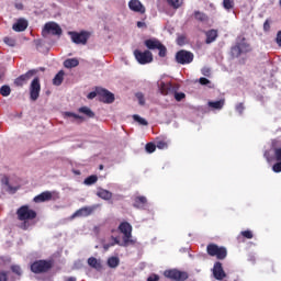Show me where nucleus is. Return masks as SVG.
Masks as SVG:
<instances>
[{
    "instance_id": "nucleus-21",
    "label": "nucleus",
    "mask_w": 281,
    "mask_h": 281,
    "mask_svg": "<svg viewBox=\"0 0 281 281\" xmlns=\"http://www.w3.org/2000/svg\"><path fill=\"white\" fill-rule=\"evenodd\" d=\"M206 40L205 43L206 45H210V43H214L216 38H218V31L212 29L205 33Z\"/></svg>"
},
{
    "instance_id": "nucleus-30",
    "label": "nucleus",
    "mask_w": 281,
    "mask_h": 281,
    "mask_svg": "<svg viewBox=\"0 0 281 281\" xmlns=\"http://www.w3.org/2000/svg\"><path fill=\"white\" fill-rule=\"evenodd\" d=\"M156 148H159V150H166V148H168L167 139L166 138H157Z\"/></svg>"
},
{
    "instance_id": "nucleus-11",
    "label": "nucleus",
    "mask_w": 281,
    "mask_h": 281,
    "mask_svg": "<svg viewBox=\"0 0 281 281\" xmlns=\"http://www.w3.org/2000/svg\"><path fill=\"white\" fill-rule=\"evenodd\" d=\"M38 72V69H31L26 71L25 74L19 76L18 78L14 79V85L15 87H23L24 85H27L34 76Z\"/></svg>"
},
{
    "instance_id": "nucleus-4",
    "label": "nucleus",
    "mask_w": 281,
    "mask_h": 281,
    "mask_svg": "<svg viewBox=\"0 0 281 281\" xmlns=\"http://www.w3.org/2000/svg\"><path fill=\"white\" fill-rule=\"evenodd\" d=\"M144 45L147 47V49H158V56L160 58H166V56H168V48H166V46L157 38L146 40Z\"/></svg>"
},
{
    "instance_id": "nucleus-45",
    "label": "nucleus",
    "mask_w": 281,
    "mask_h": 281,
    "mask_svg": "<svg viewBox=\"0 0 281 281\" xmlns=\"http://www.w3.org/2000/svg\"><path fill=\"white\" fill-rule=\"evenodd\" d=\"M201 74H202V76L210 78V76L212 75V70L209 67H204V68H202Z\"/></svg>"
},
{
    "instance_id": "nucleus-23",
    "label": "nucleus",
    "mask_w": 281,
    "mask_h": 281,
    "mask_svg": "<svg viewBox=\"0 0 281 281\" xmlns=\"http://www.w3.org/2000/svg\"><path fill=\"white\" fill-rule=\"evenodd\" d=\"M207 106H210V109L221 111V109H223V106H225V99H221L218 101H209Z\"/></svg>"
},
{
    "instance_id": "nucleus-27",
    "label": "nucleus",
    "mask_w": 281,
    "mask_h": 281,
    "mask_svg": "<svg viewBox=\"0 0 281 281\" xmlns=\"http://www.w3.org/2000/svg\"><path fill=\"white\" fill-rule=\"evenodd\" d=\"M88 265L89 267H92V269H97V271H100L102 269V263L95 258V257H90L88 259Z\"/></svg>"
},
{
    "instance_id": "nucleus-22",
    "label": "nucleus",
    "mask_w": 281,
    "mask_h": 281,
    "mask_svg": "<svg viewBox=\"0 0 281 281\" xmlns=\"http://www.w3.org/2000/svg\"><path fill=\"white\" fill-rule=\"evenodd\" d=\"M97 196H99V199H103V201H111V199H113V193L106 189H99Z\"/></svg>"
},
{
    "instance_id": "nucleus-35",
    "label": "nucleus",
    "mask_w": 281,
    "mask_h": 281,
    "mask_svg": "<svg viewBox=\"0 0 281 281\" xmlns=\"http://www.w3.org/2000/svg\"><path fill=\"white\" fill-rule=\"evenodd\" d=\"M83 183L86 186H93V183H98V176L92 175L85 179Z\"/></svg>"
},
{
    "instance_id": "nucleus-31",
    "label": "nucleus",
    "mask_w": 281,
    "mask_h": 281,
    "mask_svg": "<svg viewBox=\"0 0 281 281\" xmlns=\"http://www.w3.org/2000/svg\"><path fill=\"white\" fill-rule=\"evenodd\" d=\"M108 266L110 267V269H115V268L120 267V258L110 257L108 259Z\"/></svg>"
},
{
    "instance_id": "nucleus-58",
    "label": "nucleus",
    "mask_w": 281,
    "mask_h": 281,
    "mask_svg": "<svg viewBox=\"0 0 281 281\" xmlns=\"http://www.w3.org/2000/svg\"><path fill=\"white\" fill-rule=\"evenodd\" d=\"M225 281H240V278H238V277L227 278L226 277Z\"/></svg>"
},
{
    "instance_id": "nucleus-60",
    "label": "nucleus",
    "mask_w": 281,
    "mask_h": 281,
    "mask_svg": "<svg viewBox=\"0 0 281 281\" xmlns=\"http://www.w3.org/2000/svg\"><path fill=\"white\" fill-rule=\"evenodd\" d=\"M37 71H45V68H44V67H40V68L37 69Z\"/></svg>"
},
{
    "instance_id": "nucleus-55",
    "label": "nucleus",
    "mask_w": 281,
    "mask_h": 281,
    "mask_svg": "<svg viewBox=\"0 0 281 281\" xmlns=\"http://www.w3.org/2000/svg\"><path fill=\"white\" fill-rule=\"evenodd\" d=\"M2 183H3L4 186H7V187H10V178H8V176H4V177L2 178Z\"/></svg>"
},
{
    "instance_id": "nucleus-17",
    "label": "nucleus",
    "mask_w": 281,
    "mask_h": 281,
    "mask_svg": "<svg viewBox=\"0 0 281 281\" xmlns=\"http://www.w3.org/2000/svg\"><path fill=\"white\" fill-rule=\"evenodd\" d=\"M177 87H175L172 83H166L164 81L159 85V91L161 95H172V93H176Z\"/></svg>"
},
{
    "instance_id": "nucleus-52",
    "label": "nucleus",
    "mask_w": 281,
    "mask_h": 281,
    "mask_svg": "<svg viewBox=\"0 0 281 281\" xmlns=\"http://www.w3.org/2000/svg\"><path fill=\"white\" fill-rule=\"evenodd\" d=\"M199 82H200V85H202V86L210 85V79H207V78H205V77H201V78L199 79Z\"/></svg>"
},
{
    "instance_id": "nucleus-51",
    "label": "nucleus",
    "mask_w": 281,
    "mask_h": 281,
    "mask_svg": "<svg viewBox=\"0 0 281 281\" xmlns=\"http://www.w3.org/2000/svg\"><path fill=\"white\" fill-rule=\"evenodd\" d=\"M274 157L277 161H281V147L274 150Z\"/></svg>"
},
{
    "instance_id": "nucleus-53",
    "label": "nucleus",
    "mask_w": 281,
    "mask_h": 281,
    "mask_svg": "<svg viewBox=\"0 0 281 281\" xmlns=\"http://www.w3.org/2000/svg\"><path fill=\"white\" fill-rule=\"evenodd\" d=\"M276 43L278 47H281V31H278L277 33Z\"/></svg>"
},
{
    "instance_id": "nucleus-28",
    "label": "nucleus",
    "mask_w": 281,
    "mask_h": 281,
    "mask_svg": "<svg viewBox=\"0 0 281 281\" xmlns=\"http://www.w3.org/2000/svg\"><path fill=\"white\" fill-rule=\"evenodd\" d=\"M194 18L196 19V21H200V23H207V21H210V18L207 16V14L201 11H195Z\"/></svg>"
},
{
    "instance_id": "nucleus-44",
    "label": "nucleus",
    "mask_w": 281,
    "mask_h": 281,
    "mask_svg": "<svg viewBox=\"0 0 281 281\" xmlns=\"http://www.w3.org/2000/svg\"><path fill=\"white\" fill-rule=\"evenodd\" d=\"M271 31V19H267L263 23V32H270Z\"/></svg>"
},
{
    "instance_id": "nucleus-46",
    "label": "nucleus",
    "mask_w": 281,
    "mask_h": 281,
    "mask_svg": "<svg viewBox=\"0 0 281 281\" xmlns=\"http://www.w3.org/2000/svg\"><path fill=\"white\" fill-rule=\"evenodd\" d=\"M0 281H8V271L5 270L0 271Z\"/></svg>"
},
{
    "instance_id": "nucleus-10",
    "label": "nucleus",
    "mask_w": 281,
    "mask_h": 281,
    "mask_svg": "<svg viewBox=\"0 0 281 281\" xmlns=\"http://www.w3.org/2000/svg\"><path fill=\"white\" fill-rule=\"evenodd\" d=\"M52 269V262L46 260H37L31 265L32 273H47Z\"/></svg>"
},
{
    "instance_id": "nucleus-43",
    "label": "nucleus",
    "mask_w": 281,
    "mask_h": 281,
    "mask_svg": "<svg viewBox=\"0 0 281 281\" xmlns=\"http://www.w3.org/2000/svg\"><path fill=\"white\" fill-rule=\"evenodd\" d=\"M11 271L15 273V276H22L23 270H21V266H11Z\"/></svg>"
},
{
    "instance_id": "nucleus-37",
    "label": "nucleus",
    "mask_w": 281,
    "mask_h": 281,
    "mask_svg": "<svg viewBox=\"0 0 281 281\" xmlns=\"http://www.w3.org/2000/svg\"><path fill=\"white\" fill-rule=\"evenodd\" d=\"M177 91H178V88H176V92H173L172 95H175V100H177V102H181V100L186 98V93L177 92Z\"/></svg>"
},
{
    "instance_id": "nucleus-13",
    "label": "nucleus",
    "mask_w": 281,
    "mask_h": 281,
    "mask_svg": "<svg viewBox=\"0 0 281 281\" xmlns=\"http://www.w3.org/2000/svg\"><path fill=\"white\" fill-rule=\"evenodd\" d=\"M98 98L104 104H113L115 102V94L104 88H98Z\"/></svg>"
},
{
    "instance_id": "nucleus-54",
    "label": "nucleus",
    "mask_w": 281,
    "mask_h": 281,
    "mask_svg": "<svg viewBox=\"0 0 281 281\" xmlns=\"http://www.w3.org/2000/svg\"><path fill=\"white\" fill-rule=\"evenodd\" d=\"M147 281H159V276L157 274H151L147 278Z\"/></svg>"
},
{
    "instance_id": "nucleus-18",
    "label": "nucleus",
    "mask_w": 281,
    "mask_h": 281,
    "mask_svg": "<svg viewBox=\"0 0 281 281\" xmlns=\"http://www.w3.org/2000/svg\"><path fill=\"white\" fill-rule=\"evenodd\" d=\"M93 210H94L93 206H83V207L77 210L72 214L71 218H78L81 216H83V217L91 216L93 214Z\"/></svg>"
},
{
    "instance_id": "nucleus-39",
    "label": "nucleus",
    "mask_w": 281,
    "mask_h": 281,
    "mask_svg": "<svg viewBox=\"0 0 281 281\" xmlns=\"http://www.w3.org/2000/svg\"><path fill=\"white\" fill-rule=\"evenodd\" d=\"M223 5L225 10H233L234 0H223Z\"/></svg>"
},
{
    "instance_id": "nucleus-36",
    "label": "nucleus",
    "mask_w": 281,
    "mask_h": 281,
    "mask_svg": "<svg viewBox=\"0 0 281 281\" xmlns=\"http://www.w3.org/2000/svg\"><path fill=\"white\" fill-rule=\"evenodd\" d=\"M135 97L137 98L138 104H140V106H144V104H146V99L144 98L143 92H136Z\"/></svg>"
},
{
    "instance_id": "nucleus-1",
    "label": "nucleus",
    "mask_w": 281,
    "mask_h": 281,
    "mask_svg": "<svg viewBox=\"0 0 281 281\" xmlns=\"http://www.w3.org/2000/svg\"><path fill=\"white\" fill-rule=\"evenodd\" d=\"M16 216L20 221H23L20 228L25 231L30 229V221H34L37 214L36 211L30 209L29 205H22L20 209H18Z\"/></svg>"
},
{
    "instance_id": "nucleus-5",
    "label": "nucleus",
    "mask_w": 281,
    "mask_h": 281,
    "mask_svg": "<svg viewBox=\"0 0 281 281\" xmlns=\"http://www.w3.org/2000/svg\"><path fill=\"white\" fill-rule=\"evenodd\" d=\"M68 34L75 45H87V42L91 36V33L87 31H81L79 33L76 31H70Z\"/></svg>"
},
{
    "instance_id": "nucleus-6",
    "label": "nucleus",
    "mask_w": 281,
    "mask_h": 281,
    "mask_svg": "<svg viewBox=\"0 0 281 281\" xmlns=\"http://www.w3.org/2000/svg\"><path fill=\"white\" fill-rule=\"evenodd\" d=\"M165 278L173 281H186L190 278L187 271H181L179 269H169L164 272Z\"/></svg>"
},
{
    "instance_id": "nucleus-49",
    "label": "nucleus",
    "mask_w": 281,
    "mask_h": 281,
    "mask_svg": "<svg viewBox=\"0 0 281 281\" xmlns=\"http://www.w3.org/2000/svg\"><path fill=\"white\" fill-rule=\"evenodd\" d=\"M87 98L88 100H93V98H98V88L95 91L88 93Z\"/></svg>"
},
{
    "instance_id": "nucleus-40",
    "label": "nucleus",
    "mask_w": 281,
    "mask_h": 281,
    "mask_svg": "<svg viewBox=\"0 0 281 281\" xmlns=\"http://www.w3.org/2000/svg\"><path fill=\"white\" fill-rule=\"evenodd\" d=\"M4 43L5 45H8L9 47H14L16 45V40L12 38V37H4Z\"/></svg>"
},
{
    "instance_id": "nucleus-48",
    "label": "nucleus",
    "mask_w": 281,
    "mask_h": 281,
    "mask_svg": "<svg viewBox=\"0 0 281 281\" xmlns=\"http://www.w3.org/2000/svg\"><path fill=\"white\" fill-rule=\"evenodd\" d=\"M272 170H273V172H281V161L274 164L272 166Z\"/></svg>"
},
{
    "instance_id": "nucleus-57",
    "label": "nucleus",
    "mask_w": 281,
    "mask_h": 281,
    "mask_svg": "<svg viewBox=\"0 0 281 281\" xmlns=\"http://www.w3.org/2000/svg\"><path fill=\"white\" fill-rule=\"evenodd\" d=\"M112 240H113V241H112V245H114V246H115V245H122V244H120V239H117V237H113V236H112Z\"/></svg>"
},
{
    "instance_id": "nucleus-3",
    "label": "nucleus",
    "mask_w": 281,
    "mask_h": 281,
    "mask_svg": "<svg viewBox=\"0 0 281 281\" xmlns=\"http://www.w3.org/2000/svg\"><path fill=\"white\" fill-rule=\"evenodd\" d=\"M206 254L211 258H216L217 260H225L227 258V248L225 246H218L211 243L206 246Z\"/></svg>"
},
{
    "instance_id": "nucleus-20",
    "label": "nucleus",
    "mask_w": 281,
    "mask_h": 281,
    "mask_svg": "<svg viewBox=\"0 0 281 281\" xmlns=\"http://www.w3.org/2000/svg\"><path fill=\"white\" fill-rule=\"evenodd\" d=\"M148 203V199H146V196L144 195H138L134 199V207H136L137 210H144V207H146Z\"/></svg>"
},
{
    "instance_id": "nucleus-19",
    "label": "nucleus",
    "mask_w": 281,
    "mask_h": 281,
    "mask_svg": "<svg viewBox=\"0 0 281 281\" xmlns=\"http://www.w3.org/2000/svg\"><path fill=\"white\" fill-rule=\"evenodd\" d=\"M12 30L14 32H25V30H27V20L19 19L16 23L13 24Z\"/></svg>"
},
{
    "instance_id": "nucleus-50",
    "label": "nucleus",
    "mask_w": 281,
    "mask_h": 281,
    "mask_svg": "<svg viewBox=\"0 0 281 281\" xmlns=\"http://www.w3.org/2000/svg\"><path fill=\"white\" fill-rule=\"evenodd\" d=\"M66 115H68V117H75V120H83L82 116H80L76 113L67 112Z\"/></svg>"
},
{
    "instance_id": "nucleus-47",
    "label": "nucleus",
    "mask_w": 281,
    "mask_h": 281,
    "mask_svg": "<svg viewBox=\"0 0 281 281\" xmlns=\"http://www.w3.org/2000/svg\"><path fill=\"white\" fill-rule=\"evenodd\" d=\"M236 111H237V113H239L240 115H243V111H245V104L238 103V104L236 105Z\"/></svg>"
},
{
    "instance_id": "nucleus-16",
    "label": "nucleus",
    "mask_w": 281,
    "mask_h": 281,
    "mask_svg": "<svg viewBox=\"0 0 281 281\" xmlns=\"http://www.w3.org/2000/svg\"><path fill=\"white\" fill-rule=\"evenodd\" d=\"M128 8L132 12H138V14H146V7L139 0H131Z\"/></svg>"
},
{
    "instance_id": "nucleus-41",
    "label": "nucleus",
    "mask_w": 281,
    "mask_h": 281,
    "mask_svg": "<svg viewBox=\"0 0 281 281\" xmlns=\"http://www.w3.org/2000/svg\"><path fill=\"white\" fill-rule=\"evenodd\" d=\"M240 235L244 238H247V240H251V238H254V233L251 231H243Z\"/></svg>"
},
{
    "instance_id": "nucleus-29",
    "label": "nucleus",
    "mask_w": 281,
    "mask_h": 281,
    "mask_svg": "<svg viewBox=\"0 0 281 281\" xmlns=\"http://www.w3.org/2000/svg\"><path fill=\"white\" fill-rule=\"evenodd\" d=\"M79 113H82L86 117H95V113L88 106L79 108Z\"/></svg>"
},
{
    "instance_id": "nucleus-9",
    "label": "nucleus",
    "mask_w": 281,
    "mask_h": 281,
    "mask_svg": "<svg viewBox=\"0 0 281 281\" xmlns=\"http://www.w3.org/2000/svg\"><path fill=\"white\" fill-rule=\"evenodd\" d=\"M134 58H136V60L139 65H148V64L153 63V53L149 49L144 50V52H142L139 49H135Z\"/></svg>"
},
{
    "instance_id": "nucleus-59",
    "label": "nucleus",
    "mask_w": 281,
    "mask_h": 281,
    "mask_svg": "<svg viewBox=\"0 0 281 281\" xmlns=\"http://www.w3.org/2000/svg\"><path fill=\"white\" fill-rule=\"evenodd\" d=\"M137 27H140V29H142V27H145V29H146L147 25L145 24V22L138 21V22H137Z\"/></svg>"
},
{
    "instance_id": "nucleus-14",
    "label": "nucleus",
    "mask_w": 281,
    "mask_h": 281,
    "mask_svg": "<svg viewBox=\"0 0 281 281\" xmlns=\"http://www.w3.org/2000/svg\"><path fill=\"white\" fill-rule=\"evenodd\" d=\"M60 199V195L56 192L44 191L36 195L33 201L34 203H45V201H56Z\"/></svg>"
},
{
    "instance_id": "nucleus-12",
    "label": "nucleus",
    "mask_w": 281,
    "mask_h": 281,
    "mask_svg": "<svg viewBox=\"0 0 281 281\" xmlns=\"http://www.w3.org/2000/svg\"><path fill=\"white\" fill-rule=\"evenodd\" d=\"M41 97V79L35 77L30 85V99L36 102Z\"/></svg>"
},
{
    "instance_id": "nucleus-7",
    "label": "nucleus",
    "mask_w": 281,
    "mask_h": 281,
    "mask_svg": "<svg viewBox=\"0 0 281 281\" xmlns=\"http://www.w3.org/2000/svg\"><path fill=\"white\" fill-rule=\"evenodd\" d=\"M194 60V54L190 50L181 49L176 53L178 65H190Z\"/></svg>"
},
{
    "instance_id": "nucleus-15",
    "label": "nucleus",
    "mask_w": 281,
    "mask_h": 281,
    "mask_svg": "<svg viewBox=\"0 0 281 281\" xmlns=\"http://www.w3.org/2000/svg\"><path fill=\"white\" fill-rule=\"evenodd\" d=\"M213 278L218 281H223L227 278L225 269H223V263L221 261H215L212 269Z\"/></svg>"
},
{
    "instance_id": "nucleus-32",
    "label": "nucleus",
    "mask_w": 281,
    "mask_h": 281,
    "mask_svg": "<svg viewBox=\"0 0 281 281\" xmlns=\"http://www.w3.org/2000/svg\"><path fill=\"white\" fill-rule=\"evenodd\" d=\"M231 54L235 58H238L240 54H243V48L240 47V44H237L231 48Z\"/></svg>"
},
{
    "instance_id": "nucleus-26",
    "label": "nucleus",
    "mask_w": 281,
    "mask_h": 281,
    "mask_svg": "<svg viewBox=\"0 0 281 281\" xmlns=\"http://www.w3.org/2000/svg\"><path fill=\"white\" fill-rule=\"evenodd\" d=\"M80 65V61L76 58H69L64 61V67L66 69H74V67H78Z\"/></svg>"
},
{
    "instance_id": "nucleus-24",
    "label": "nucleus",
    "mask_w": 281,
    "mask_h": 281,
    "mask_svg": "<svg viewBox=\"0 0 281 281\" xmlns=\"http://www.w3.org/2000/svg\"><path fill=\"white\" fill-rule=\"evenodd\" d=\"M165 2L171 10H179L183 5V0H165Z\"/></svg>"
},
{
    "instance_id": "nucleus-25",
    "label": "nucleus",
    "mask_w": 281,
    "mask_h": 281,
    "mask_svg": "<svg viewBox=\"0 0 281 281\" xmlns=\"http://www.w3.org/2000/svg\"><path fill=\"white\" fill-rule=\"evenodd\" d=\"M63 80H65V71L59 70L53 79V85H55V87H60V85H63Z\"/></svg>"
},
{
    "instance_id": "nucleus-38",
    "label": "nucleus",
    "mask_w": 281,
    "mask_h": 281,
    "mask_svg": "<svg viewBox=\"0 0 281 281\" xmlns=\"http://www.w3.org/2000/svg\"><path fill=\"white\" fill-rule=\"evenodd\" d=\"M145 150L147 153H155V150H157V145L154 143H147L145 146Z\"/></svg>"
},
{
    "instance_id": "nucleus-56",
    "label": "nucleus",
    "mask_w": 281,
    "mask_h": 281,
    "mask_svg": "<svg viewBox=\"0 0 281 281\" xmlns=\"http://www.w3.org/2000/svg\"><path fill=\"white\" fill-rule=\"evenodd\" d=\"M111 247H114V244H113V243L104 244V245H103L104 251H109V249H111Z\"/></svg>"
},
{
    "instance_id": "nucleus-33",
    "label": "nucleus",
    "mask_w": 281,
    "mask_h": 281,
    "mask_svg": "<svg viewBox=\"0 0 281 281\" xmlns=\"http://www.w3.org/2000/svg\"><path fill=\"white\" fill-rule=\"evenodd\" d=\"M10 93H12V89L10 88V86L4 85L0 88V95H2L3 98H8Z\"/></svg>"
},
{
    "instance_id": "nucleus-8",
    "label": "nucleus",
    "mask_w": 281,
    "mask_h": 281,
    "mask_svg": "<svg viewBox=\"0 0 281 281\" xmlns=\"http://www.w3.org/2000/svg\"><path fill=\"white\" fill-rule=\"evenodd\" d=\"M47 34H52L53 36H61L63 29L56 22H48L44 25V29L42 31V36H44L45 38Z\"/></svg>"
},
{
    "instance_id": "nucleus-62",
    "label": "nucleus",
    "mask_w": 281,
    "mask_h": 281,
    "mask_svg": "<svg viewBox=\"0 0 281 281\" xmlns=\"http://www.w3.org/2000/svg\"><path fill=\"white\" fill-rule=\"evenodd\" d=\"M21 8H23V5H22V4L20 5V9H21Z\"/></svg>"
},
{
    "instance_id": "nucleus-34",
    "label": "nucleus",
    "mask_w": 281,
    "mask_h": 281,
    "mask_svg": "<svg viewBox=\"0 0 281 281\" xmlns=\"http://www.w3.org/2000/svg\"><path fill=\"white\" fill-rule=\"evenodd\" d=\"M134 122H137L140 126H148V121L146 119L139 116L138 114L133 115Z\"/></svg>"
},
{
    "instance_id": "nucleus-61",
    "label": "nucleus",
    "mask_w": 281,
    "mask_h": 281,
    "mask_svg": "<svg viewBox=\"0 0 281 281\" xmlns=\"http://www.w3.org/2000/svg\"><path fill=\"white\" fill-rule=\"evenodd\" d=\"M104 169V166L100 165V170H103Z\"/></svg>"
},
{
    "instance_id": "nucleus-2",
    "label": "nucleus",
    "mask_w": 281,
    "mask_h": 281,
    "mask_svg": "<svg viewBox=\"0 0 281 281\" xmlns=\"http://www.w3.org/2000/svg\"><path fill=\"white\" fill-rule=\"evenodd\" d=\"M119 231L123 234V245L122 247H128V245H135L133 238V226L128 222H123L119 225Z\"/></svg>"
},
{
    "instance_id": "nucleus-42",
    "label": "nucleus",
    "mask_w": 281,
    "mask_h": 281,
    "mask_svg": "<svg viewBox=\"0 0 281 281\" xmlns=\"http://www.w3.org/2000/svg\"><path fill=\"white\" fill-rule=\"evenodd\" d=\"M239 47H241V52L245 54H248V52H251V46L247 43H240Z\"/></svg>"
}]
</instances>
